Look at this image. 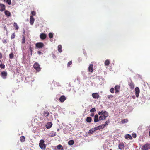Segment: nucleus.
Masks as SVG:
<instances>
[{
  "instance_id": "nucleus-53",
  "label": "nucleus",
  "mask_w": 150,
  "mask_h": 150,
  "mask_svg": "<svg viewBox=\"0 0 150 150\" xmlns=\"http://www.w3.org/2000/svg\"><path fill=\"white\" fill-rule=\"evenodd\" d=\"M3 42V43H6L7 42L6 41V40H4Z\"/></svg>"
},
{
  "instance_id": "nucleus-24",
  "label": "nucleus",
  "mask_w": 150,
  "mask_h": 150,
  "mask_svg": "<svg viewBox=\"0 0 150 150\" xmlns=\"http://www.w3.org/2000/svg\"><path fill=\"white\" fill-rule=\"evenodd\" d=\"M92 120V118L91 117H89L86 118V121L88 122H90Z\"/></svg>"
},
{
  "instance_id": "nucleus-4",
  "label": "nucleus",
  "mask_w": 150,
  "mask_h": 150,
  "mask_svg": "<svg viewBox=\"0 0 150 150\" xmlns=\"http://www.w3.org/2000/svg\"><path fill=\"white\" fill-rule=\"evenodd\" d=\"M36 47L38 49L41 48L44 46V44L42 42H38L35 44Z\"/></svg>"
},
{
  "instance_id": "nucleus-2",
  "label": "nucleus",
  "mask_w": 150,
  "mask_h": 150,
  "mask_svg": "<svg viewBox=\"0 0 150 150\" xmlns=\"http://www.w3.org/2000/svg\"><path fill=\"white\" fill-rule=\"evenodd\" d=\"M150 149V144L146 143L141 148L142 150H147Z\"/></svg>"
},
{
  "instance_id": "nucleus-11",
  "label": "nucleus",
  "mask_w": 150,
  "mask_h": 150,
  "mask_svg": "<svg viewBox=\"0 0 150 150\" xmlns=\"http://www.w3.org/2000/svg\"><path fill=\"white\" fill-rule=\"evenodd\" d=\"M47 37V35L44 33H41L40 35V38L42 39H45Z\"/></svg>"
},
{
  "instance_id": "nucleus-36",
  "label": "nucleus",
  "mask_w": 150,
  "mask_h": 150,
  "mask_svg": "<svg viewBox=\"0 0 150 150\" xmlns=\"http://www.w3.org/2000/svg\"><path fill=\"white\" fill-rule=\"evenodd\" d=\"M57 148L58 149H63V148L62 146L60 144H59L57 146Z\"/></svg>"
},
{
  "instance_id": "nucleus-42",
  "label": "nucleus",
  "mask_w": 150,
  "mask_h": 150,
  "mask_svg": "<svg viewBox=\"0 0 150 150\" xmlns=\"http://www.w3.org/2000/svg\"><path fill=\"white\" fill-rule=\"evenodd\" d=\"M99 126H100V127L101 129L104 128L105 126L104 124L101 125H100Z\"/></svg>"
},
{
  "instance_id": "nucleus-18",
  "label": "nucleus",
  "mask_w": 150,
  "mask_h": 150,
  "mask_svg": "<svg viewBox=\"0 0 150 150\" xmlns=\"http://www.w3.org/2000/svg\"><path fill=\"white\" fill-rule=\"evenodd\" d=\"M5 14L7 16V17H9L10 16L11 14L10 12L6 10L4 12Z\"/></svg>"
},
{
  "instance_id": "nucleus-54",
  "label": "nucleus",
  "mask_w": 150,
  "mask_h": 150,
  "mask_svg": "<svg viewBox=\"0 0 150 150\" xmlns=\"http://www.w3.org/2000/svg\"><path fill=\"white\" fill-rule=\"evenodd\" d=\"M98 115H102L101 113V112H98Z\"/></svg>"
},
{
  "instance_id": "nucleus-55",
  "label": "nucleus",
  "mask_w": 150,
  "mask_h": 150,
  "mask_svg": "<svg viewBox=\"0 0 150 150\" xmlns=\"http://www.w3.org/2000/svg\"><path fill=\"white\" fill-rule=\"evenodd\" d=\"M5 66H0L1 69H4Z\"/></svg>"
},
{
  "instance_id": "nucleus-43",
  "label": "nucleus",
  "mask_w": 150,
  "mask_h": 150,
  "mask_svg": "<svg viewBox=\"0 0 150 150\" xmlns=\"http://www.w3.org/2000/svg\"><path fill=\"white\" fill-rule=\"evenodd\" d=\"M72 62L71 61H69L68 62V66H70V65H71L72 64Z\"/></svg>"
},
{
  "instance_id": "nucleus-26",
  "label": "nucleus",
  "mask_w": 150,
  "mask_h": 150,
  "mask_svg": "<svg viewBox=\"0 0 150 150\" xmlns=\"http://www.w3.org/2000/svg\"><path fill=\"white\" fill-rule=\"evenodd\" d=\"M93 66H89L88 71L89 72H92L93 71Z\"/></svg>"
},
{
  "instance_id": "nucleus-45",
  "label": "nucleus",
  "mask_w": 150,
  "mask_h": 150,
  "mask_svg": "<svg viewBox=\"0 0 150 150\" xmlns=\"http://www.w3.org/2000/svg\"><path fill=\"white\" fill-rule=\"evenodd\" d=\"M132 136L133 138H135L136 137V134L135 133H134L132 134Z\"/></svg>"
},
{
  "instance_id": "nucleus-15",
  "label": "nucleus",
  "mask_w": 150,
  "mask_h": 150,
  "mask_svg": "<svg viewBox=\"0 0 150 150\" xmlns=\"http://www.w3.org/2000/svg\"><path fill=\"white\" fill-rule=\"evenodd\" d=\"M125 138L126 139H129L132 140V137L130 135L127 134L125 136Z\"/></svg>"
},
{
  "instance_id": "nucleus-10",
  "label": "nucleus",
  "mask_w": 150,
  "mask_h": 150,
  "mask_svg": "<svg viewBox=\"0 0 150 150\" xmlns=\"http://www.w3.org/2000/svg\"><path fill=\"white\" fill-rule=\"evenodd\" d=\"M66 99V97L64 95L61 96L59 98V101L61 103L64 102Z\"/></svg>"
},
{
  "instance_id": "nucleus-14",
  "label": "nucleus",
  "mask_w": 150,
  "mask_h": 150,
  "mask_svg": "<svg viewBox=\"0 0 150 150\" xmlns=\"http://www.w3.org/2000/svg\"><path fill=\"white\" fill-rule=\"evenodd\" d=\"M52 123L51 122H49L46 125V128L47 129H49L52 126Z\"/></svg>"
},
{
  "instance_id": "nucleus-40",
  "label": "nucleus",
  "mask_w": 150,
  "mask_h": 150,
  "mask_svg": "<svg viewBox=\"0 0 150 150\" xmlns=\"http://www.w3.org/2000/svg\"><path fill=\"white\" fill-rule=\"evenodd\" d=\"M113 96L112 95H108V98L110 99L111 98H112L113 97Z\"/></svg>"
},
{
  "instance_id": "nucleus-28",
  "label": "nucleus",
  "mask_w": 150,
  "mask_h": 150,
  "mask_svg": "<svg viewBox=\"0 0 150 150\" xmlns=\"http://www.w3.org/2000/svg\"><path fill=\"white\" fill-rule=\"evenodd\" d=\"M14 27L15 28V29L17 30L18 29L19 27L16 23L14 22Z\"/></svg>"
},
{
  "instance_id": "nucleus-27",
  "label": "nucleus",
  "mask_w": 150,
  "mask_h": 150,
  "mask_svg": "<svg viewBox=\"0 0 150 150\" xmlns=\"http://www.w3.org/2000/svg\"><path fill=\"white\" fill-rule=\"evenodd\" d=\"M128 122V120L127 119H124L121 121V122L123 124L126 123Z\"/></svg>"
},
{
  "instance_id": "nucleus-3",
  "label": "nucleus",
  "mask_w": 150,
  "mask_h": 150,
  "mask_svg": "<svg viewBox=\"0 0 150 150\" xmlns=\"http://www.w3.org/2000/svg\"><path fill=\"white\" fill-rule=\"evenodd\" d=\"M108 116V113L107 112H105L104 115H100L99 117L100 120H105L106 118Z\"/></svg>"
},
{
  "instance_id": "nucleus-50",
  "label": "nucleus",
  "mask_w": 150,
  "mask_h": 150,
  "mask_svg": "<svg viewBox=\"0 0 150 150\" xmlns=\"http://www.w3.org/2000/svg\"><path fill=\"white\" fill-rule=\"evenodd\" d=\"M2 57V54L1 53H0V58L1 59Z\"/></svg>"
},
{
  "instance_id": "nucleus-17",
  "label": "nucleus",
  "mask_w": 150,
  "mask_h": 150,
  "mask_svg": "<svg viewBox=\"0 0 150 150\" xmlns=\"http://www.w3.org/2000/svg\"><path fill=\"white\" fill-rule=\"evenodd\" d=\"M49 112L47 111H45L43 113V115L45 117H47L49 115Z\"/></svg>"
},
{
  "instance_id": "nucleus-47",
  "label": "nucleus",
  "mask_w": 150,
  "mask_h": 150,
  "mask_svg": "<svg viewBox=\"0 0 150 150\" xmlns=\"http://www.w3.org/2000/svg\"><path fill=\"white\" fill-rule=\"evenodd\" d=\"M33 66H39V65L38 63L37 62H35V63L34 64V65Z\"/></svg>"
},
{
  "instance_id": "nucleus-48",
  "label": "nucleus",
  "mask_w": 150,
  "mask_h": 150,
  "mask_svg": "<svg viewBox=\"0 0 150 150\" xmlns=\"http://www.w3.org/2000/svg\"><path fill=\"white\" fill-rule=\"evenodd\" d=\"M56 133L55 132H54L53 133L52 135L51 136V137L54 136L56 135Z\"/></svg>"
},
{
  "instance_id": "nucleus-5",
  "label": "nucleus",
  "mask_w": 150,
  "mask_h": 150,
  "mask_svg": "<svg viewBox=\"0 0 150 150\" xmlns=\"http://www.w3.org/2000/svg\"><path fill=\"white\" fill-rule=\"evenodd\" d=\"M135 91L136 96L137 97H138L140 92L139 88L138 87H136L135 89Z\"/></svg>"
},
{
  "instance_id": "nucleus-9",
  "label": "nucleus",
  "mask_w": 150,
  "mask_h": 150,
  "mask_svg": "<svg viewBox=\"0 0 150 150\" xmlns=\"http://www.w3.org/2000/svg\"><path fill=\"white\" fill-rule=\"evenodd\" d=\"M120 88V86L119 85H117L115 86V92L116 93L119 92Z\"/></svg>"
},
{
  "instance_id": "nucleus-7",
  "label": "nucleus",
  "mask_w": 150,
  "mask_h": 150,
  "mask_svg": "<svg viewBox=\"0 0 150 150\" xmlns=\"http://www.w3.org/2000/svg\"><path fill=\"white\" fill-rule=\"evenodd\" d=\"M7 75V73L6 71H3L1 73V76L4 79H6Z\"/></svg>"
},
{
  "instance_id": "nucleus-52",
  "label": "nucleus",
  "mask_w": 150,
  "mask_h": 150,
  "mask_svg": "<svg viewBox=\"0 0 150 150\" xmlns=\"http://www.w3.org/2000/svg\"><path fill=\"white\" fill-rule=\"evenodd\" d=\"M94 115V113H91L90 115V116L91 117H93Z\"/></svg>"
},
{
  "instance_id": "nucleus-49",
  "label": "nucleus",
  "mask_w": 150,
  "mask_h": 150,
  "mask_svg": "<svg viewBox=\"0 0 150 150\" xmlns=\"http://www.w3.org/2000/svg\"><path fill=\"white\" fill-rule=\"evenodd\" d=\"M37 53L39 55H40L42 54L41 52L40 51H38L37 52Z\"/></svg>"
},
{
  "instance_id": "nucleus-29",
  "label": "nucleus",
  "mask_w": 150,
  "mask_h": 150,
  "mask_svg": "<svg viewBox=\"0 0 150 150\" xmlns=\"http://www.w3.org/2000/svg\"><path fill=\"white\" fill-rule=\"evenodd\" d=\"M25 36L24 35L22 36V43L24 44L25 42Z\"/></svg>"
},
{
  "instance_id": "nucleus-32",
  "label": "nucleus",
  "mask_w": 150,
  "mask_h": 150,
  "mask_svg": "<svg viewBox=\"0 0 150 150\" xmlns=\"http://www.w3.org/2000/svg\"><path fill=\"white\" fill-rule=\"evenodd\" d=\"M48 35H49V37L50 38H53V35L52 33H49Z\"/></svg>"
},
{
  "instance_id": "nucleus-23",
  "label": "nucleus",
  "mask_w": 150,
  "mask_h": 150,
  "mask_svg": "<svg viewBox=\"0 0 150 150\" xmlns=\"http://www.w3.org/2000/svg\"><path fill=\"white\" fill-rule=\"evenodd\" d=\"M68 143L69 145H72L74 143V141L73 140H71L68 142Z\"/></svg>"
},
{
  "instance_id": "nucleus-39",
  "label": "nucleus",
  "mask_w": 150,
  "mask_h": 150,
  "mask_svg": "<svg viewBox=\"0 0 150 150\" xmlns=\"http://www.w3.org/2000/svg\"><path fill=\"white\" fill-rule=\"evenodd\" d=\"M109 122H110V121H109V120H108L106 121L105 124H104L105 125V126H106L107 125L109 124Z\"/></svg>"
},
{
  "instance_id": "nucleus-13",
  "label": "nucleus",
  "mask_w": 150,
  "mask_h": 150,
  "mask_svg": "<svg viewBox=\"0 0 150 150\" xmlns=\"http://www.w3.org/2000/svg\"><path fill=\"white\" fill-rule=\"evenodd\" d=\"M100 121L99 118H98V116L97 114H96L94 116V122H96L98 121Z\"/></svg>"
},
{
  "instance_id": "nucleus-59",
  "label": "nucleus",
  "mask_w": 150,
  "mask_h": 150,
  "mask_svg": "<svg viewBox=\"0 0 150 150\" xmlns=\"http://www.w3.org/2000/svg\"><path fill=\"white\" fill-rule=\"evenodd\" d=\"M110 150H112V149H110Z\"/></svg>"
},
{
  "instance_id": "nucleus-41",
  "label": "nucleus",
  "mask_w": 150,
  "mask_h": 150,
  "mask_svg": "<svg viewBox=\"0 0 150 150\" xmlns=\"http://www.w3.org/2000/svg\"><path fill=\"white\" fill-rule=\"evenodd\" d=\"M31 14L33 16H35L36 14V12L34 11H32L31 12Z\"/></svg>"
},
{
  "instance_id": "nucleus-12",
  "label": "nucleus",
  "mask_w": 150,
  "mask_h": 150,
  "mask_svg": "<svg viewBox=\"0 0 150 150\" xmlns=\"http://www.w3.org/2000/svg\"><path fill=\"white\" fill-rule=\"evenodd\" d=\"M5 5L2 4H0V11H2L5 10Z\"/></svg>"
},
{
  "instance_id": "nucleus-19",
  "label": "nucleus",
  "mask_w": 150,
  "mask_h": 150,
  "mask_svg": "<svg viewBox=\"0 0 150 150\" xmlns=\"http://www.w3.org/2000/svg\"><path fill=\"white\" fill-rule=\"evenodd\" d=\"M34 68L38 72L40 71L41 69L40 66H33Z\"/></svg>"
},
{
  "instance_id": "nucleus-31",
  "label": "nucleus",
  "mask_w": 150,
  "mask_h": 150,
  "mask_svg": "<svg viewBox=\"0 0 150 150\" xmlns=\"http://www.w3.org/2000/svg\"><path fill=\"white\" fill-rule=\"evenodd\" d=\"M25 139V137L23 136H21L20 137V141L21 142H23Z\"/></svg>"
},
{
  "instance_id": "nucleus-16",
  "label": "nucleus",
  "mask_w": 150,
  "mask_h": 150,
  "mask_svg": "<svg viewBox=\"0 0 150 150\" xmlns=\"http://www.w3.org/2000/svg\"><path fill=\"white\" fill-rule=\"evenodd\" d=\"M30 24L31 25H32L33 24V23H34V21H35V20L32 16H30Z\"/></svg>"
},
{
  "instance_id": "nucleus-1",
  "label": "nucleus",
  "mask_w": 150,
  "mask_h": 150,
  "mask_svg": "<svg viewBox=\"0 0 150 150\" xmlns=\"http://www.w3.org/2000/svg\"><path fill=\"white\" fill-rule=\"evenodd\" d=\"M44 141L43 139L40 140L39 144V146L42 149L44 150L46 147V146L44 144Z\"/></svg>"
},
{
  "instance_id": "nucleus-33",
  "label": "nucleus",
  "mask_w": 150,
  "mask_h": 150,
  "mask_svg": "<svg viewBox=\"0 0 150 150\" xmlns=\"http://www.w3.org/2000/svg\"><path fill=\"white\" fill-rule=\"evenodd\" d=\"M96 111V110L95 108H93L91 109L90 110V112H91L92 113Z\"/></svg>"
},
{
  "instance_id": "nucleus-38",
  "label": "nucleus",
  "mask_w": 150,
  "mask_h": 150,
  "mask_svg": "<svg viewBox=\"0 0 150 150\" xmlns=\"http://www.w3.org/2000/svg\"><path fill=\"white\" fill-rule=\"evenodd\" d=\"M15 34L14 33H13L12 35H11V39H14L15 38Z\"/></svg>"
},
{
  "instance_id": "nucleus-56",
  "label": "nucleus",
  "mask_w": 150,
  "mask_h": 150,
  "mask_svg": "<svg viewBox=\"0 0 150 150\" xmlns=\"http://www.w3.org/2000/svg\"><path fill=\"white\" fill-rule=\"evenodd\" d=\"M149 136H150V129H149Z\"/></svg>"
},
{
  "instance_id": "nucleus-25",
  "label": "nucleus",
  "mask_w": 150,
  "mask_h": 150,
  "mask_svg": "<svg viewBox=\"0 0 150 150\" xmlns=\"http://www.w3.org/2000/svg\"><path fill=\"white\" fill-rule=\"evenodd\" d=\"M4 1L7 3L8 5H11V0H4Z\"/></svg>"
},
{
  "instance_id": "nucleus-8",
  "label": "nucleus",
  "mask_w": 150,
  "mask_h": 150,
  "mask_svg": "<svg viewBox=\"0 0 150 150\" xmlns=\"http://www.w3.org/2000/svg\"><path fill=\"white\" fill-rule=\"evenodd\" d=\"M92 96L94 98L96 99H98L99 97V94L96 93H93Z\"/></svg>"
},
{
  "instance_id": "nucleus-46",
  "label": "nucleus",
  "mask_w": 150,
  "mask_h": 150,
  "mask_svg": "<svg viewBox=\"0 0 150 150\" xmlns=\"http://www.w3.org/2000/svg\"><path fill=\"white\" fill-rule=\"evenodd\" d=\"M29 48V50H30V52H31V54H32V47L31 46H30Z\"/></svg>"
},
{
  "instance_id": "nucleus-35",
  "label": "nucleus",
  "mask_w": 150,
  "mask_h": 150,
  "mask_svg": "<svg viewBox=\"0 0 150 150\" xmlns=\"http://www.w3.org/2000/svg\"><path fill=\"white\" fill-rule=\"evenodd\" d=\"M14 57L13 54V53H11L9 54V58L10 59H12Z\"/></svg>"
},
{
  "instance_id": "nucleus-22",
  "label": "nucleus",
  "mask_w": 150,
  "mask_h": 150,
  "mask_svg": "<svg viewBox=\"0 0 150 150\" xmlns=\"http://www.w3.org/2000/svg\"><path fill=\"white\" fill-rule=\"evenodd\" d=\"M62 46L61 45H59L58 46V50L59 52L61 53L62 52Z\"/></svg>"
},
{
  "instance_id": "nucleus-51",
  "label": "nucleus",
  "mask_w": 150,
  "mask_h": 150,
  "mask_svg": "<svg viewBox=\"0 0 150 150\" xmlns=\"http://www.w3.org/2000/svg\"><path fill=\"white\" fill-rule=\"evenodd\" d=\"M2 63V62L0 60V66H3ZM3 66H4V65Z\"/></svg>"
},
{
  "instance_id": "nucleus-44",
  "label": "nucleus",
  "mask_w": 150,
  "mask_h": 150,
  "mask_svg": "<svg viewBox=\"0 0 150 150\" xmlns=\"http://www.w3.org/2000/svg\"><path fill=\"white\" fill-rule=\"evenodd\" d=\"M105 112H107L106 111H103V110H102V111H101L100 112L102 115H104V113H105Z\"/></svg>"
},
{
  "instance_id": "nucleus-57",
  "label": "nucleus",
  "mask_w": 150,
  "mask_h": 150,
  "mask_svg": "<svg viewBox=\"0 0 150 150\" xmlns=\"http://www.w3.org/2000/svg\"><path fill=\"white\" fill-rule=\"evenodd\" d=\"M132 98H133L134 99V98H135V96H132Z\"/></svg>"
},
{
  "instance_id": "nucleus-20",
  "label": "nucleus",
  "mask_w": 150,
  "mask_h": 150,
  "mask_svg": "<svg viewBox=\"0 0 150 150\" xmlns=\"http://www.w3.org/2000/svg\"><path fill=\"white\" fill-rule=\"evenodd\" d=\"M129 85L130 86L131 89H133L134 88V84L133 83L131 82L129 84Z\"/></svg>"
},
{
  "instance_id": "nucleus-58",
  "label": "nucleus",
  "mask_w": 150,
  "mask_h": 150,
  "mask_svg": "<svg viewBox=\"0 0 150 150\" xmlns=\"http://www.w3.org/2000/svg\"><path fill=\"white\" fill-rule=\"evenodd\" d=\"M89 66H93V64H91Z\"/></svg>"
},
{
  "instance_id": "nucleus-30",
  "label": "nucleus",
  "mask_w": 150,
  "mask_h": 150,
  "mask_svg": "<svg viewBox=\"0 0 150 150\" xmlns=\"http://www.w3.org/2000/svg\"><path fill=\"white\" fill-rule=\"evenodd\" d=\"M110 64V61L109 60L107 59L105 60V65H108Z\"/></svg>"
},
{
  "instance_id": "nucleus-6",
  "label": "nucleus",
  "mask_w": 150,
  "mask_h": 150,
  "mask_svg": "<svg viewBox=\"0 0 150 150\" xmlns=\"http://www.w3.org/2000/svg\"><path fill=\"white\" fill-rule=\"evenodd\" d=\"M125 146L123 143L122 142H119L118 144L119 149L120 150H122L124 149Z\"/></svg>"
},
{
  "instance_id": "nucleus-34",
  "label": "nucleus",
  "mask_w": 150,
  "mask_h": 150,
  "mask_svg": "<svg viewBox=\"0 0 150 150\" xmlns=\"http://www.w3.org/2000/svg\"><path fill=\"white\" fill-rule=\"evenodd\" d=\"M110 91L112 93H114V89L113 88H111L110 90Z\"/></svg>"
},
{
  "instance_id": "nucleus-21",
  "label": "nucleus",
  "mask_w": 150,
  "mask_h": 150,
  "mask_svg": "<svg viewBox=\"0 0 150 150\" xmlns=\"http://www.w3.org/2000/svg\"><path fill=\"white\" fill-rule=\"evenodd\" d=\"M95 131V129L94 128H93L89 131L88 133L89 134L91 133L92 134Z\"/></svg>"
},
{
  "instance_id": "nucleus-37",
  "label": "nucleus",
  "mask_w": 150,
  "mask_h": 150,
  "mask_svg": "<svg viewBox=\"0 0 150 150\" xmlns=\"http://www.w3.org/2000/svg\"><path fill=\"white\" fill-rule=\"evenodd\" d=\"M100 126H98L96 127H95V128H94V129H95V131L96 130H98L99 129H100L101 128H100Z\"/></svg>"
}]
</instances>
